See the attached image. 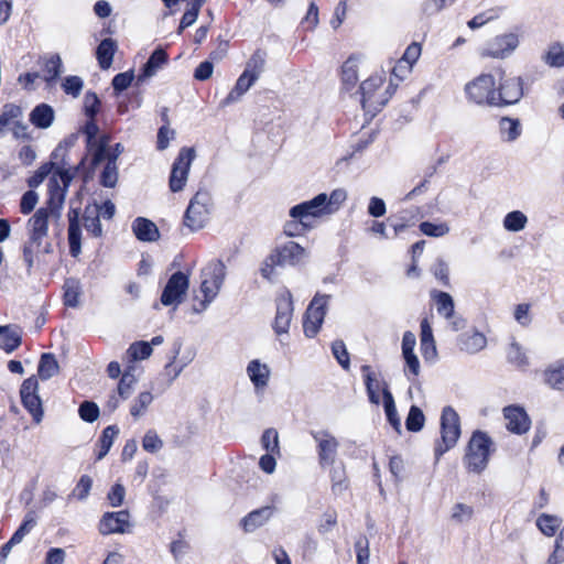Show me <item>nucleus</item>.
I'll use <instances>...</instances> for the list:
<instances>
[{
    "instance_id": "obj_1",
    "label": "nucleus",
    "mask_w": 564,
    "mask_h": 564,
    "mask_svg": "<svg viewBox=\"0 0 564 564\" xmlns=\"http://www.w3.org/2000/svg\"><path fill=\"white\" fill-rule=\"evenodd\" d=\"M492 440L482 431H475L467 444L463 462L468 471L480 474L488 465Z\"/></svg>"
},
{
    "instance_id": "obj_2",
    "label": "nucleus",
    "mask_w": 564,
    "mask_h": 564,
    "mask_svg": "<svg viewBox=\"0 0 564 564\" xmlns=\"http://www.w3.org/2000/svg\"><path fill=\"white\" fill-rule=\"evenodd\" d=\"M200 292L204 300L200 307L194 306L196 313H200L207 308L212 301L217 296L226 278V265L220 260H214L202 271Z\"/></svg>"
},
{
    "instance_id": "obj_3",
    "label": "nucleus",
    "mask_w": 564,
    "mask_h": 564,
    "mask_svg": "<svg viewBox=\"0 0 564 564\" xmlns=\"http://www.w3.org/2000/svg\"><path fill=\"white\" fill-rule=\"evenodd\" d=\"M459 436V415L452 406H445L441 415V441L436 444L434 449L436 460L456 445Z\"/></svg>"
},
{
    "instance_id": "obj_4",
    "label": "nucleus",
    "mask_w": 564,
    "mask_h": 564,
    "mask_svg": "<svg viewBox=\"0 0 564 564\" xmlns=\"http://www.w3.org/2000/svg\"><path fill=\"white\" fill-rule=\"evenodd\" d=\"M329 205L327 204V195L321 193L314 198L293 206L289 215L297 219L306 228L314 227V219L324 215H329Z\"/></svg>"
},
{
    "instance_id": "obj_5",
    "label": "nucleus",
    "mask_w": 564,
    "mask_h": 564,
    "mask_svg": "<svg viewBox=\"0 0 564 564\" xmlns=\"http://www.w3.org/2000/svg\"><path fill=\"white\" fill-rule=\"evenodd\" d=\"M73 180L67 170H58L48 182V199L46 207L53 217L59 218L64 205L66 191Z\"/></svg>"
},
{
    "instance_id": "obj_6",
    "label": "nucleus",
    "mask_w": 564,
    "mask_h": 564,
    "mask_svg": "<svg viewBox=\"0 0 564 564\" xmlns=\"http://www.w3.org/2000/svg\"><path fill=\"white\" fill-rule=\"evenodd\" d=\"M495 78L490 74H481L465 86V93L470 102L476 105L495 106Z\"/></svg>"
},
{
    "instance_id": "obj_7",
    "label": "nucleus",
    "mask_w": 564,
    "mask_h": 564,
    "mask_svg": "<svg viewBox=\"0 0 564 564\" xmlns=\"http://www.w3.org/2000/svg\"><path fill=\"white\" fill-rule=\"evenodd\" d=\"M210 195L206 191H198L189 200L184 215V225L192 231L202 229L209 217Z\"/></svg>"
},
{
    "instance_id": "obj_8",
    "label": "nucleus",
    "mask_w": 564,
    "mask_h": 564,
    "mask_svg": "<svg viewBox=\"0 0 564 564\" xmlns=\"http://www.w3.org/2000/svg\"><path fill=\"white\" fill-rule=\"evenodd\" d=\"M311 436L316 443V453L321 468H327L336 463L339 441L328 430L312 431Z\"/></svg>"
},
{
    "instance_id": "obj_9",
    "label": "nucleus",
    "mask_w": 564,
    "mask_h": 564,
    "mask_svg": "<svg viewBox=\"0 0 564 564\" xmlns=\"http://www.w3.org/2000/svg\"><path fill=\"white\" fill-rule=\"evenodd\" d=\"M329 297L327 294L317 293L311 301L303 321V329L306 337L313 338L317 335L327 312Z\"/></svg>"
},
{
    "instance_id": "obj_10",
    "label": "nucleus",
    "mask_w": 564,
    "mask_h": 564,
    "mask_svg": "<svg viewBox=\"0 0 564 564\" xmlns=\"http://www.w3.org/2000/svg\"><path fill=\"white\" fill-rule=\"evenodd\" d=\"M195 159V150L193 148H182L172 164L169 180L170 189L173 193L181 192L187 182L192 162Z\"/></svg>"
},
{
    "instance_id": "obj_11",
    "label": "nucleus",
    "mask_w": 564,
    "mask_h": 564,
    "mask_svg": "<svg viewBox=\"0 0 564 564\" xmlns=\"http://www.w3.org/2000/svg\"><path fill=\"white\" fill-rule=\"evenodd\" d=\"M520 40L517 33L499 34L486 43L480 55L482 57L505 59L518 48Z\"/></svg>"
},
{
    "instance_id": "obj_12",
    "label": "nucleus",
    "mask_w": 564,
    "mask_h": 564,
    "mask_svg": "<svg viewBox=\"0 0 564 564\" xmlns=\"http://www.w3.org/2000/svg\"><path fill=\"white\" fill-rule=\"evenodd\" d=\"M271 253L280 268L296 267L303 263L308 256L305 248L292 240L276 246Z\"/></svg>"
},
{
    "instance_id": "obj_13",
    "label": "nucleus",
    "mask_w": 564,
    "mask_h": 564,
    "mask_svg": "<svg viewBox=\"0 0 564 564\" xmlns=\"http://www.w3.org/2000/svg\"><path fill=\"white\" fill-rule=\"evenodd\" d=\"M189 281L186 274L181 271L173 273L161 294V303L165 306H177L186 294Z\"/></svg>"
},
{
    "instance_id": "obj_14",
    "label": "nucleus",
    "mask_w": 564,
    "mask_h": 564,
    "mask_svg": "<svg viewBox=\"0 0 564 564\" xmlns=\"http://www.w3.org/2000/svg\"><path fill=\"white\" fill-rule=\"evenodd\" d=\"M523 96V82L521 77L502 76L498 89H496V106L517 104Z\"/></svg>"
},
{
    "instance_id": "obj_15",
    "label": "nucleus",
    "mask_w": 564,
    "mask_h": 564,
    "mask_svg": "<svg viewBox=\"0 0 564 564\" xmlns=\"http://www.w3.org/2000/svg\"><path fill=\"white\" fill-rule=\"evenodd\" d=\"M293 310L292 294L289 290H284L276 299V314L273 324L276 334L281 335L288 333Z\"/></svg>"
},
{
    "instance_id": "obj_16",
    "label": "nucleus",
    "mask_w": 564,
    "mask_h": 564,
    "mask_svg": "<svg viewBox=\"0 0 564 564\" xmlns=\"http://www.w3.org/2000/svg\"><path fill=\"white\" fill-rule=\"evenodd\" d=\"M130 527V513L127 510L106 512L99 522V532L102 535L126 533Z\"/></svg>"
},
{
    "instance_id": "obj_17",
    "label": "nucleus",
    "mask_w": 564,
    "mask_h": 564,
    "mask_svg": "<svg viewBox=\"0 0 564 564\" xmlns=\"http://www.w3.org/2000/svg\"><path fill=\"white\" fill-rule=\"evenodd\" d=\"M503 415L507 421V429L516 434H523L529 431L531 420L527 412L517 405H509L503 409Z\"/></svg>"
},
{
    "instance_id": "obj_18",
    "label": "nucleus",
    "mask_w": 564,
    "mask_h": 564,
    "mask_svg": "<svg viewBox=\"0 0 564 564\" xmlns=\"http://www.w3.org/2000/svg\"><path fill=\"white\" fill-rule=\"evenodd\" d=\"M382 84L383 80L379 76L369 77L360 84L359 90L361 94V105L364 109L367 108L368 104L370 107L373 106L375 109L382 108L387 104L389 97L376 100L373 99L376 90L380 88Z\"/></svg>"
},
{
    "instance_id": "obj_19",
    "label": "nucleus",
    "mask_w": 564,
    "mask_h": 564,
    "mask_svg": "<svg viewBox=\"0 0 564 564\" xmlns=\"http://www.w3.org/2000/svg\"><path fill=\"white\" fill-rule=\"evenodd\" d=\"M52 252V243L46 240H40L29 237L23 246V261L26 264L28 273H31L37 256Z\"/></svg>"
},
{
    "instance_id": "obj_20",
    "label": "nucleus",
    "mask_w": 564,
    "mask_h": 564,
    "mask_svg": "<svg viewBox=\"0 0 564 564\" xmlns=\"http://www.w3.org/2000/svg\"><path fill=\"white\" fill-rule=\"evenodd\" d=\"M256 75H251L246 70L238 77L236 85L227 95V97L221 100L220 107H227L235 102H238L241 97L250 89V87L258 80Z\"/></svg>"
},
{
    "instance_id": "obj_21",
    "label": "nucleus",
    "mask_w": 564,
    "mask_h": 564,
    "mask_svg": "<svg viewBox=\"0 0 564 564\" xmlns=\"http://www.w3.org/2000/svg\"><path fill=\"white\" fill-rule=\"evenodd\" d=\"M52 216L47 208H39L29 219V237L45 240L48 232V217Z\"/></svg>"
},
{
    "instance_id": "obj_22",
    "label": "nucleus",
    "mask_w": 564,
    "mask_h": 564,
    "mask_svg": "<svg viewBox=\"0 0 564 564\" xmlns=\"http://www.w3.org/2000/svg\"><path fill=\"white\" fill-rule=\"evenodd\" d=\"M68 243L69 253L75 258L78 257L82 251V230L77 209H72L68 213Z\"/></svg>"
},
{
    "instance_id": "obj_23",
    "label": "nucleus",
    "mask_w": 564,
    "mask_h": 564,
    "mask_svg": "<svg viewBox=\"0 0 564 564\" xmlns=\"http://www.w3.org/2000/svg\"><path fill=\"white\" fill-rule=\"evenodd\" d=\"M132 231L140 241L153 242L160 238L156 225L144 217H138L133 220Z\"/></svg>"
},
{
    "instance_id": "obj_24",
    "label": "nucleus",
    "mask_w": 564,
    "mask_h": 564,
    "mask_svg": "<svg viewBox=\"0 0 564 564\" xmlns=\"http://www.w3.org/2000/svg\"><path fill=\"white\" fill-rule=\"evenodd\" d=\"M274 508L265 506L257 510L251 511L245 518L241 519V527L246 532H253L258 528L265 524L272 517Z\"/></svg>"
},
{
    "instance_id": "obj_25",
    "label": "nucleus",
    "mask_w": 564,
    "mask_h": 564,
    "mask_svg": "<svg viewBox=\"0 0 564 564\" xmlns=\"http://www.w3.org/2000/svg\"><path fill=\"white\" fill-rule=\"evenodd\" d=\"M30 122L37 129L50 128L55 119V111L48 104L36 105L29 116Z\"/></svg>"
},
{
    "instance_id": "obj_26",
    "label": "nucleus",
    "mask_w": 564,
    "mask_h": 564,
    "mask_svg": "<svg viewBox=\"0 0 564 564\" xmlns=\"http://www.w3.org/2000/svg\"><path fill=\"white\" fill-rule=\"evenodd\" d=\"M167 62L166 52L159 47L152 52L147 63L143 65L138 76V82L145 80L156 74V72Z\"/></svg>"
},
{
    "instance_id": "obj_27",
    "label": "nucleus",
    "mask_w": 564,
    "mask_h": 564,
    "mask_svg": "<svg viewBox=\"0 0 564 564\" xmlns=\"http://www.w3.org/2000/svg\"><path fill=\"white\" fill-rule=\"evenodd\" d=\"M43 63V79L44 82L51 86L62 74V59L58 54H52L50 56H44L41 58Z\"/></svg>"
},
{
    "instance_id": "obj_28",
    "label": "nucleus",
    "mask_w": 564,
    "mask_h": 564,
    "mask_svg": "<svg viewBox=\"0 0 564 564\" xmlns=\"http://www.w3.org/2000/svg\"><path fill=\"white\" fill-rule=\"evenodd\" d=\"M247 373L257 389L268 386L270 369L265 364H261L257 359L251 360L247 367Z\"/></svg>"
},
{
    "instance_id": "obj_29",
    "label": "nucleus",
    "mask_w": 564,
    "mask_h": 564,
    "mask_svg": "<svg viewBox=\"0 0 564 564\" xmlns=\"http://www.w3.org/2000/svg\"><path fill=\"white\" fill-rule=\"evenodd\" d=\"M544 382L555 390H564V359L551 364L544 370Z\"/></svg>"
},
{
    "instance_id": "obj_30",
    "label": "nucleus",
    "mask_w": 564,
    "mask_h": 564,
    "mask_svg": "<svg viewBox=\"0 0 564 564\" xmlns=\"http://www.w3.org/2000/svg\"><path fill=\"white\" fill-rule=\"evenodd\" d=\"M382 397H383V408H384L387 420L392 425V427L398 433H400L401 432V420L398 415L394 399H393L392 393L389 390L387 382H383Z\"/></svg>"
},
{
    "instance_id": "obj_31",
    "label": "nucleus",
    "mask_w": 564,
    "mask_h": 564,
    "mask_svg": "<svg viewBox=\"0 0 564 564\" xmlns=\"http://www.w3.org/2000/svg\"><path fill=\"white\" fill-rule=\"evenodd\" d=\"M431 297L435 301L437 313L441 316H443L445 319L454 317L455 304L451 294L443 291L433 290L431 292Z\"/></svg>"
},
{
    "instance_id": "obj_32",
    "label": "nucleus",
    "mask_w": 564,
    "mask_h": 564,
    "mask_svg": "<svg viewBox=\"0 0 564 564\" xmlns=\"http://www.w3.org/2000/svg\"><path fill=\"white\" fill-rule=\"evenodd\" d=\"M117 50V43L115 40L108 37L104 39L97 46L96 55L100 68L108 69L113 61V56Z\"/></svg>"
},
{
    "instance_id": "obj_33",
    "label": "nucleus",
    "mask_w": 564,
    "mask_h": 564,
    "mask_svg": "<svg viewBox=\"0 0 564 564\" xmlns=\"http://www.w3.org/2000/svg\"><path fill=\"white\" fill-rule=\"evenodd\" d=\"M21 345V336L15 327L0 326V348L12 352Z\"/></svg>"
},
{
    "instance_id": "obj_34",
    "label": "nucleus",
    "mask_w": 564,
    "mask_h": 564,
    "mask_svg": "<svg viewBox=\"0 0 564 564\" xmlns=\"http://www.w3.org/2000/svg\"><path fill=\"white\" fill-rule=\"evenodd\" d=\"M329 467L332 491L334 495H341L348 488L345 466L343 463H340L338 465L334 464Z\"/></svg>"
},
{
    "instance_id": "obj_35",
    "label": "nucleus",
    "mask_w": 564,
    "mask_h": 564,
    "mask_svg": "<svg viewBox=\"0 0 564 564\" xmlns=\"http://www.w3.org/2000/svg\"><path fill=\"white\" fill-rule=\"evenodd\" d=\"M487 339L484 334L474 332L460 336V349L469 354H475L485 348Z\"/></svg>"
},
{
    "instance_id": "obj_36",
    "label": "nucleus",
    "mask_w": 564,
    "mask_h": 564,
    "mask_svg": "<svg viewBox=\"0 0 564 564\" xmlns=\"http://www.w3.org/2000/svg\"><path fill=\"white\" fill-rule=\"evenodd\" d=\"M37 523V517L34 510H30L17 529V531L10 538L12 544H19L23 539L35 528Z\"/></svg>"
},
{
    "instance_id": "obj_37",
    "label": "nucleus",
    "mask_w": 564,
    "mask_h": 564,
    "mask_svg": "<svg viewBox=\"0 0 564 564\" xmlns=\"http://www.w3.org/2000/svg\"><path fill=\"white\" fill-rule=\"evenodd\" d=\"M37 372L42 380H48L57 375L58 364L53 354L45 352L41 356Z\"/></svg>"
},
{
    "instance_id": "obj_38",
    "label": "nucleus",
    "mask_w": 564,
    "mask_h": 564,
    "mask_svg": "<svg viewBox=\"0 0 564 564\" xmlns=\"http://www.w3.org/2000/svg\"><path fill=\"white\" fill-rule=\"evenodd\" d=\"M118 433L119 429L116 425H109L102 431L98 441L99 451L97 453V459H102L108 454Z\"/></svg>"
},
{
    "instance_id": "obj_39",
    "label": "nucleus",
    "mask_w": 564,
    "mask_h": 564,
    "mask_svg": "<svg viewBox=\"0 0 564 564\" xmlns=\"http://www.w3.org/2000/svg\"><path fill=\"white\" fill-rule=\"evenodd\" d=\"M83 225L84 228L90 232L94 237H100L102 234V228L99 219V215L97 213V208H86L83 215Z\"/></svg>"
},
{
    "instance_id": "obj_40",
    "label": "nucleus",
    "mask_w": 564,
    "mask_h": 564,
    "mask_svg": "<svg viewBox=\"0 0 564 564\" xmlns=\"http://www.w3.org/2000/svg\"><path fill=\"white\" fill-rule=\"evenodd\" d=\"M82 292L80 283L76 279H67L64 283V304L76 307Z\"/></svg>"
},
{
    "instance_id": "obj_41",
    "label": "nucleus",
    "mask_w": 564,
    "mask_h": 564,
    "mask_svg": "<svg viewBox=\"0 0 564 564\" xmlns=\"http://www.w3.org/2000/svg\"><path fill=\"white\" fill-rule=\"evenodd\" d=\"M421 55V45L419 43H412L410 44L406 50L404 51L401 59L399 61L398 65L393 68L392 74L395 76L398 75L399 68L402 67V64L405 63L408 66V70H410L413 66V64L417 61V58Z\"/></svg>"
},
{
    "instance_id": "obj_42",
    "label": "nucleus",
    "mask_w": 564,
    "mask_h": 564,
    "mask_svg": "<svg viewBox=\"0 0 564 564\" xmlns=\"http://www.w3.org/2000/svg\"><path fill=\"white\" fill-rule=\"evenodd\" d=\"M361 371L369 401L372 404L378 405L380 403V397L378 394L379 389H372V381H377V375L372 371L369 365L361 366Z\"/></svg>"
},
{
    "instance_id": "obj_43",
    "label": "nucleus",
    "mask_w": 564,
    "mask_h": 564,
    "mask_svg": "<svg viewBox=\"0 0 564 564\" xmlns=\"http://www.w3.org/2000/svg\"><path fill=\"white\" fill-rule=\"evenodd\" d=\"M23 115L22 108L14 104H6L0 115V137L3 135L4 128L12 121L21 118Z\"/></svg>"
},
{
    "instance_id": "obj_44",
    "label": "nucleus",
    "mask_w": 564,
    "mask_h": 564,
    "mask_svg": "<svg viewBox=\"0 0 564 564\" xmlns=\"http://www.w3.org/2000/svg\"><path fill=\"white\" fill-rule=\"evenodd\" d=\"M151 344L148 341H135L130 345L127 350V356L130 361L144 360L152 355Z\"/></svg>"
},
{
    "instance_id": "obj_45",
    "label": "nucleus",
    "mask_w": 564,
    "mask_h": 564,
    "mask_svg": "<svg viewBox=\"0 0 564 564\" xmlns=\"http://www.w3.org/2000/svg\"><path fill=\"white\" fill-rule=\"evenodd\" d=\"M118 182V167L115 158H108L107 163L100 174V184L112 188Z\"/></svg>"
},
{
    "instance_id": "obj_46",
    "label": "nucleus",
    "mask_w": 564,
    "mask_h": 564,
    "mask_svg": "<svg viewBox=\"0 0 564 564\" xmlns=\"http://www.w3.org/2000/svg\"><path fill=\"white\" fill-rule=\"evenodd\" d=\"M542 59L551 67L564 66V47L560 43H553L543 55Z\"/></svg>"
},
{
    "instance_id": "obj_47",
    "label": "nucleus",
    "mask_w": 564,
    "mask_h": 564,
    "mask_svg": "<svg viewBox=\"0 0 564 564\" xmlns=\"http://www.w3.org/2000/svg\"><path fill=\"white\" fill-rule=\"evenodd\" d=\"M499 128L501 135L505 138V140L511 142L518 139V137L521 133L520 130V122L517 119L511 118H502L499 122Z\"/></svg>"
},
{
    "instance_id": "obj_48",
    "label": "nucleus",
    "mask_w": 564,
    "mask_h": 564,
    "mask_svg": "<svg viewBox=\"0 0 564 564\" xmlns=\"http://www.w3.org/2000/svg\"><path fill=\"white\" fill-rule=\"evenodd\" d=\"M528 223L527 216L520 210H513L506 215L503 226L508 231L518 232L524 229Z\"/></svg>"
},
{
    "instance_id": "obj_49",
    "label": "nucleus",
    "mask_w": 564,
    "mask_h": 564,
    "mask_svg": "<svg viewBox=\"0 0 564 564\" xmlns=\"http://www.w3.org/2000/svg\"><path fill=\"white\" fill-rule=\"evenodd\" d=\"M508 361L517 368H525L529 360L521 346L517 341H512L507 350Z\"/></svg>"
},
{
    "instance_id": "obj_50",
    "label": "nucleus",
    "mask_w": 564,
    "mask_h": 564,
    "mask_svg": "<svg viewBox=\"0 0 564 564\" xmlns=\"http://www.w3.org/2000/svg\"><path fill=\"white\" fill-rule=\"evenodd\" d=\"M424 423L425 416L422 410L416 405H412L405 419L406 430L410 432H420L423 429Z\"/></svg>"
},
{
    "instance_id": "obj_51",
    "label": "nucleus",
    "mask_w": 564,
    "mask_h": 564,
    "mask_svg": "<svg viewBox=\"0 0 564 564\" xmlns=\"http://www.w3.org/2000/svg\"><path fill=\"white\" fill-rule=\"evenodd\" d=\"M23 406L32 415L35 423H40L43 419L42 401L39 394L25 397L21 399Z\"/></svg>"
},
{
    "instance_id": "obj_52",
    "label": "nucleus",
    "mask_w": 564,
    "mask_h": 564,
    "mask_svg": "<svg viewBox=\"0 0 564 564\" xmlns=\"http://www.w3.org/2000/svg\"><path fill=\"white\" fill-rule=\"evenodd\" d=\"M341 80L347 89H350L358 82L357 63L352 58H348L341 67Z\"/></svg>"
},
{
    "instance_id": "obj_53",
    "label": "nucleus",
    "mask_w": 564,
    "mask_h": 564,
    "mask_svg": "<svg viewBox=\"0 0 564 564\" xmlns=\"http://www.w3.org/2000/svg\"><path fill=\"white\" fill-rule=\"evenodd\" d=\"M265 65V53L261 50H257L250 59L247 62L245 70L251 75H256L257 78L260 77L261 73L264 69Z\"/></svg>"
},
{
    "instance_id": "obj_54",
    "label": "nucleus",
    "mask_w": 564,
    "mask_h": 564,
    "mask_svg": "<svg viewBox=\"0 0 564 564\" xmlns=\"http://www.w3.org/2000/svg\"><path fill=\"white\" fill-rule=\"evenodd\" d=\"M560 524L561 521L558 518L545 513L541 514L536 519L538 528L541 530L543 534L547 536L554 535Z\"/></svg>"
},
{
    "instance_id": "obj_55",
    "label": "nucleus",
    "mask_w": 564,
    "mask_h": 564,
    "mask_svg": "<svg viewBox=\"0 0 564 564\" xmlns=\"http://www.w3.org/2000/svg\"><path fill=\"white\" fill-rule=\"evenodd\" d=\"M153 395L149 391L141 392L131 405L130 413L133 417L141 416L152 403Z\"/></svg>"
},
{
    "instance_id": "obj_56",
    "label": "nucleus",
    "mask_w": 564,
    "mask_h": 564,
    "mask_svg": "<svg viewBox=\"0 0 564 564\" xmlns=\"http://www.w3.org/2000/svg\"><path fill=\"white\" fill-rule=\"evenodd\" d=\"M135 382L137 378L130 370L123 372L118 384V394L122 400H126L130 397Z\"/></svg>"
},
{
    "instance_id": "obj_57",
    "label": "nucleus",
    "mask_w": 564,
    "mask_h": 564,
    "mask_svg": "<svg viewBox=\"0 0 564 564\" xmlns=\"http://www.w3.org/2000/svg\"><path fill=\"white\" fill-rule=\"evenodd\" d=\"M420 230L429 237H443L449 231L446 223L433 224L431 221H423L420 224Z\"/></svg>"
},
{
    "instance_id": "obj_58",
    "label": "nucleus",
    "mask_w": 564,
    "mask_h": 564,
    "mask_svg": "<svg viewBox=\"0 0 564 564\" xmlns=\"http://www.w3.org/2000/svg\"><path fill=\"white\" fill-rule=\"evenodd\" d=\"M79 416L83 421L93 423L99 416V408L93 401H84L78 409Z\"/></svg>"
},
{
    "instance_id": "obj_59",
    "label": "nucleus",
    "mask_w": 564,
    "mask_h": 564,
    "mask_svg": "<svg viewBox=\"0 0 564 564\" xmlns=\"http://www.w3.org/2000/svg\"><path fill=\"white\" fill-rule=\"evenodd\" d=\"M100 99L94 91H87L84 97V111L89 119H94L99 111Z\"/></svg>"
},
{
    "instance_id": "obj_60",
    "label": "nucleus",
    "mask_w": 564,
    "mask_h": 564,
    "mask_svg": "<svg viewBox=\"0 0 564 564\" xmlns=\"http://www.w3.org/2000/svg\"><path fill=\"white\" fill-rule=\"evenodd\" d=\"M142 447L149 453H156L163 447V442L155 431L149 430L143 436Z\"/></svg>"
},
{
    "instance_id": "obj_61",
    "label": "nucleus",
    "mask_w": 564,
    "mask_h": 564,
    "mask_svg": "<svg viewBox=\"0 0 564 564\" xmlns=\"http://www.w3.org/2000/svg\"><path fill=\"white\" fill-rule=\"evenodd\" d=\"M332 351H333L334 357L338 361V364L344 369H346V370L349 369L350 361H349V355L346 349L345 343L343 340H335L332 344Z\"/></svg>"
},
{
    "instance_id": "obj_62",
    "label": "nucleus",
    "mask_w": 564,
    "mask_h": 564,
    "mask_svg": "<svg viewBox=\"0 0 564 564\" xmlns=\"http://www.w3.org/2000/svg\"><path fill=\"white\" fill-rule=\"evenodd\" d=\"M261 443L268 453H279V435L274 429H268L264 431L261 437Z\"/></svg>"
},
{
    "instance_id": "obj_63",
    "label": "nucleus",
    "mask_w": 564,
    "mask_h": 564,
    "mask_svg": "<svg viewBox=\"0 0 564 564\" xmlns=\"http://www.w3.org/2000/svg\"><path fill=\"white\" fill-rule=\"evenodd\" d=\"M84 86V82L78 76H67L65 77L62 87L67 95L73 96L74 98L78 97L82 93Z\"/></svg>"
},
{
    "instance_id": "obj_64",
    "label": "nucleus",
    "mask_w": 564,
    "mask_h": 564,
    "mask_svg": "<svg viewBox=\"0 0 564 564\" xmlns=\"http://www.w3.org/2000/svg\"><path fill=\"white\" fill-rule=\"evenodd\" d=\"M357 564H369V541L366 536H360L355 543Z\"/></svg>"
}]
</instances>
